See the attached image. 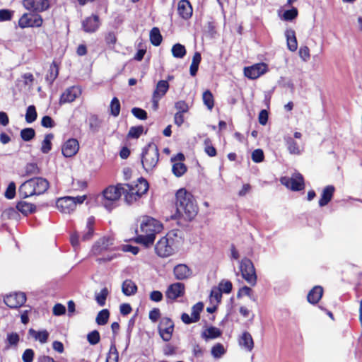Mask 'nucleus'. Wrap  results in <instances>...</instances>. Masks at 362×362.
Wrapping results in <instances>:
<instances>
[{"instance_id":"50","label":"nucleus","mask_w":362,"mask_h":362,"mask_svg":"<svg viewBox=\"0 0 362 362\" xmlns=\"http://www.w3.org/2000/svg\"><path fill=\"white\" fill-rule=\"evenodd\" d=\"M226 353L224 346L221 343H217L211 348V354L214 358H220Z\"/></svg>"},{"instance_id":"24","label":"nucleus","mask_w":362,"mask_h":362,"mask_svg":"<svg viewBox=\"0 0 362 362\" xmlns=\"http://www.w3.org/2000/svg\"><path fill=\"white\" fill-rule=\"evenodd\" d=\"M173 273L176 279L185 280L192 274V269L185 264H180L174 267Z\"/></svg>"},{"instance_id":"19","label":"nucleus","mask_w":362,"mask_h":362,"mask_svg":"<svg viewBox=\"0 0 362 362\" xmlns=\"http://www.w3.org/2000/svg\"><path fill=\"white\" fill-rule=\"evenodd\" d=\"M169 86V83L165 80H160L157 83L156 89L154 90L152 96V101L155 108H157L158 101L168 92Z\"/></svg>"},{"instance_id":"38","label":"nucleus","mask_w":362,"mask_h":362,"mask_svg":"<svg viewBox=\"0 0 362 362\" xmlns=\"http://www.w3.org/2000/svg\"><path fill=\"white\" fill-rule=\"evenodd\" d=\"M29 332L33 337L38 339L41 343H45L49 337V333L47 330L37 332L33 329H30Z\"/></svg>"},{"instance_id":"57","label":"nucleus","mask_w":362,"mask_h":362,"mask_svg":"<svg viewBox=\"0 0 362 362\" xmlns=\"http://www.w3.org/2000/svg\"><path fill=\"white\" fill-rule=\"evenodd\" d=\"M264 159V152L262 149L257 148L252 153V160L255 163H260Z\"/></svg>"},{"instance_id":"4","label":"nucleus","mask_w":362,"mask_h":362,"mask_svg":"<svg viewBox=\"0 0 362 362\" xmlns=\"http://www.w3.org/2000/svg\"><path fill=\"white\" fill-rule=\"evenodd\" d=\"M49 187V182L40 177L31 178L24 182L19 187L18 193L23 198L44 194Z\"/></svg>"},{"instance_id":"34","label":"nucleus","mask_w":362,"mask_h":362,"mask_svg":"<svg viewBox=\"0 0 362 362\" xmlns=\"http://www.w3.org/2000/svg\"><path fill=\"white\" fill-rule=\"evenodd\" d=\"M54 138V134L52 133L47 134L45 136L41 144V151L43 153H48L52 149V140Z\"/></svg>"},{"instance_id":"30","label":"nucleus","mask_w":362,"mask_h":362,"mask_svg":"<svg viewBox=\"0 0 362 362\" xmlns=\"http://www.w3.org/2000/svg\"><path fill=\"white\" fill-rule=\"evenodd\" d=\"M138 290L136 284L131 279H126L122 285V291L127 296H130L136 293Z\"/></svg>"},{"instance_id":"22","label":"nucleus","mask_w":362,"mask_h":362,"mask_svg":"<svg viewBox=\"0 0 362 362\" xmlns=\"http://www.w3.org/2000/svg\"><path fill=\"white\" fill-rule=\"evenodd\" d=\"M238 343L240 347L247 352H251L255 346L253 338L247 331H244L238 337Z\"/></svg>"},{"instance_id":"59","label":"nucleus","mask_w":362,"mask_h":362,"mask_svg":"<svg viewBox=\"0 0 362 362\" xmlns=\"http://www.w3.org/2000/svg\"><path fill=\"white\" fill-rule=\"evenodd\" d=\"M175 107L177 110V112L186 113L189 111L188 104L185 100H179L176 102Z\"/></svg>"},{"instance_id":"3","label":"nucleus","mask_w":362,"mask_h":362,"mask_svg":"<svg viewBox=\"0 0 362 362\" xmlns=\"http://www.w3.org/2000/svg\"><path fill=\"white\" fill-rule=\"evenodd\" d=\"M163 226L158 220L148 216L141 217L139 232L135 238V242L149 247L154 243L156 235L162 231Z\"/></svg>"},{"instance_id":"31","label":"nucleus","mask_w":362,"mask_h":362,"mask_svg":"<svg viewBox=\"0 0 362 362\" xmlns=\"http://www.w3.org/2000/svg\"><path fill=\"white\" fill-rule=\"evenodd\" d=\"M16 209L23 215L28 216L36 211V206L34 204L25 201H20L16 204Z\"/></svg>"},{"instance_id":"35","label":"nucleus","mask_w":362,"mask_h":362,"mask_svg":"<svg viewBox=\"0 0 362 362\" xmlns=\"http://www.w3.org/2000/svg\"><path fill=\"white\" fill-rule=\"evenodd\" d=\"M202 100L206 107L209 110H211L214 107V98L212 93L209 90H206L203 93Z\"/></svg>"},{"instance_id":"48","label":"nucleus","mask_w":362,"mask_h":362,"mask_svg":"<svg viewBox=\"0 0 362 362\" xmlns=\"http://www.w3.org/2000/svg\"><path fill=\"white\" fill-rule=\"evenodd\" d=\"M298 15V11L296 7H292L289 10H286L284 12L282 18L286 21H291L297 18Z\"/></svg>"},{"instance_id":"62","label":"nucleus","mask_w":362,"mask_h":362,"mask_svg":"<svg viewBox=\"0 0 362 362\" xmlns=\"http://www.w3.org/2000/svg\"><path fill=\"white\" fill-rule=\"evenodd\" d=\"M35 356V352L32 349H27L22 355L23 362H33Z\"/></svg>"},{"instance_id":"26","label":"nucleus","mask_w":362,"mask_h":362,"mask_svg":"<svg viewBox=\"0 0 362 362\" xmlns=\"http://www.w3.org/2000/svg\"><path fill=\"white\" fill-rule=\"evenodd\" d=\"M335 192V187L333 185L326 186L322 192L321 197L319 199V206L322 207L329 204L332 200Z\"/></svg>"},{"instance_id":"37","label":"nucleus","mask_w":362,"mask_h":362,"mask_svg":"<svg viewBox=\"0 0 362 362\" xmlns=\"http://www.w3.org/2000/svg\"><path fill=\"white\" fill-rule=\"evenodd\" d=\"M186 165L182 162L175 163L173 165V173L177 177L182 176L187 172Z\"/></svg>"},{"instance_id":"36","label":"nucleus","mask_w":362,"mask_h":362,"mask_svg":"<svg viewBox=\"0 0 362 362\" xmlns=\"http://www.w3.org/2000/svg\"><path fill=\"white\" fill-rule=\"evenodd\" d=\"M171 52L173 56L175 58H183L187 53L185 47L180 43L175 44Z\"/></svg>"},{"instance_id":"23","label":"nucleus","mask_w":362,"mask_h":362,"mask_svg":"<svg viewBox=\"0 0 362 362\" xmlns=\"http://www.w3.org/2000/svg\"><path fill=\"white\" fill-rule=\"evenodd\" d=\"M185 294V285L182 283H175L171 284L165 292L166 297L171 300H175Z\"/></svg>"},{"instance_id":"56","label":"nucleus","mask_w":362,"mask_h":362,"mask_svg":"<svg viewBox=\"0 0 362 362\" xmlns=\"http://www.w3.org/2000/svg\"><path fill=\"white\" fill-rule=\"evenodd\" d=\"M19 340V335L16 332H11L7 334L6 342L9 346H16Z\"/></svg>"},{"instance_id":"10","label":"nucleus","mask_w":362,"mask_h":362,"mask_svg":"<svg viewBox=\"0 0 362 362\" xmlns=\"http://www.w3.org/2000/svg\"><path fill=\"white\" fill-rule=\"evenodd\" d=\"M280 181L283 185L293 192L301 191L305 188L304 177L300 173L293 174L291 177H282Z\"/></svg>"},{"instance_id":"46","label":"nucleus","mask_w":362,"mask_h":362,"mask_svg":"<svg viewBox=\"0 0 362 362\" xmlns=\"http://www.w3.org/2000/svg\"><path fill=\"white\" fill-rule=\"evenodd\" d=\"M144 132V127L140 126H136V127H132L129 129V131L127 134V138L129 139H138Z\"/></svg>"},{"instance_id":"18","label":"nucleus","mask_w":362,"mask_h":362,"mask_svg":"<svg viewBox=\"0 0 362 362\" xmlns=\"http://www.w3.org/2000/svg\"><path fill=\"white\" fill-rule=\"evenodd\" d=\"M204 304L202 302L197 303L192 308V313L191 316H189L187 313H182L181 315L182 321L186 324L189 325L193 322H197L200 319V313L203 310Z\"/></svg>"},{"instance_id":"11","label":"nucleus","mask_w":362,"mask_h":362,"mask_svg":"<svg viewBox=\"0 0 362 362\" xmlns=\"http://www.w3.org/2000/svg\"><path fill=\"white\" fill-rule=\"evenodd\" d=\"M21 28H39L43 24V18L39 13H25L19 18L18 22Z\"/></svg>"},{"instance_id":"20","label":"nucleus","mask_w":362,"mask_h":362,"mask_svg":"<svg viewBox=\"0 0 362 362\" xmlns=\"http://www.w3.org/2000/svg\"><path fill=\"white\" fill-rule=\"evenodd\" d=\"M81 93V89L77 86H71L67 88L61 95L59 103L64 105L65 103L74 102Z\"/></svg>"},{"instance_id":"1","label":"nucleus","mask_w":362,"mask_h":362,"mask_svg":"<svg viewBox=\"0 0 362 362\" xmlns=\"http://www.w3.org/2000/svg\"><path fill=\"white\" fill-rule=\"evenodd\" d=\"M149 188L148 181L140 177L134 185L128 183H118L116 185H110L103 191L104 206L111 210L115 206V203L119 200L122 195L124 202L131 205L139 201L145 194Z\"/></svg>"},{"instance_id":"58","label":"nucleus","mask_w":362,"mask_h":362,"mask_svg":"<svg viewBox=\"0 0 362 362\" xmlns=\"http://www.w3.org/2000/svg\"><path fill=\"white\" fill-rule=\"evenodd\" d=\"M90 128L93 131H97L100 125V120L95 115H91L89 118Z\"/></svg>"},{"instance_id":"39","label":"nucleus","mask_w":362,"mask_h":362,"mask_svg":"<svg viewBox=\"0 0 362 362\" xmlns=\"http://www.w3.org/2000/svg\"><path fill=\"white\" fill-rule=\"evenodd\" d=\"M204 152L209 157H215L217 155L216 148L213 146L212 141L209 138H206L204 141Z\"/></svg>"},{"instance_id":"9","label":"nucleus","mask_w":362,"mask_h":362,"mask_svg":"<svg viewBox=\"0 0 362 362\" xmlns=\"http://www.w3.org/2000/svg\"><path fill=\"white\" fill-rule=\"evenodd\" d=\"M240 272L243 278L251 286L257 283V275L252 262L248 258H243L240 262Z\"/></svg>"},{"instance_id":"29","label":"nucleus","mask_w":362,"mask_h":362,"mask_svg":"<svg viewBox=\"0 0 362 362\" xmlns=\"http://www.w3.org/2000/svg\"><path fill=\"white\" fill-rule=\"evenodd\" d=\"M288 49L291 52H295L298 49V42L296 33L293 30H287L285 33Z\"/></svg>"},{"instance_id":"51","label":"nucleus","mask_w":362,"mask_h":362,"mask_svg":"<svg viewBox=\"0 0 362 362\" xmlns=\"http://www.w3.org/2000/svg\"><path fill=\"white\" fill-rule=\"evenodd\" d=\"M218 288L224 293H230L233 288L231 281L223 279L220 281Z\"/></svg>"},{"instance_id":"13","label":"nucleus","mask_w":362,"mask_h":362,"mask_svg":"<svg viewBox=\"0 0 362 362\" xmlns=\"http://www.w3.org/2000/svg\"><path fill=\"white\" fill-rule=\"evenodd\" d=\"M23 6L33 13H38L48 10L50 7L49 0H23Z\"/></svg>"},{"instance_id":"28","label":"nucleus","mask_w":362,"mask_h":362,"mask_svg":"<svg viewBox=\"0 0 362 362\" xmlns=\"http://www.w3.org/2000/svg\"><path fill=\"white\" fill-rule=\"evenodd\" d=\"M323 295V288L320 286H314L307 296L308 301L311 304H317Z\"/></svg>"},{"instance_id":"64","label":"nucleus","mask_w":362,"mask_h":362,"mask_svg":"<svg viewBox=\"0 0 362 362\" xmlns=\"http://www.w3.org/2000/svg\"><path fill=\"white\" fill-rule=\"evenodd\" d=\"M23 83L25 86H32L33 85L35 78L31 73H25L22 75Z\"/></svg>"},{"instance_id":"42","label":"nucleus","mask_w":362,"mask_h":362,"mask_svg":"<svg viewBox=\"0 0 362 362\" xmlns=\"http://www.w3.org/2000/svg\"><path fill=\"white\" fill-rule=\"evenodd\" d=\"M286 146L288 151L291 154L298 155L300 153L298 143L292 138L286 139Z\"/></svg>"},{"instance_id":"21","label":"nucleus","mask_w":362,"mask_h":362,"mask_svg":"<svg viewBox=\"0 0 362 362\" xmlns=\"http://www.w3.org/2000/svg\"><path fill=\"white\" fill-rule=\"evenodd\" d=\"M79 149V144L76 139H68L62 146V152L64 156L70 158L75 156Z\"/></svg>"},{"instance_id":"12","label":"nucleus","mask_w":362,"mask_h":362,"mask_svg":"<svg viewBox=\"0 0 362 362\" xmlns=\"http://www.w3.org/2000/svg\"><path fill=\"white\" fill-rule=\"evenodd\" d=\"M174 322L168 317H162L158 325V333L165 341H169L173 337L174 332Z\"/></svg>"},{"instance_id":"17","label":"nucleus","mask_w":362,"mask_h":362,"mask_svg":"<svg viewBox=\"0 0 362 362\" xmlns=\"http://www.w3.org/2000/svg\"><path fill=\"white\" fill-rule=\"evenodd\" d=\"M114 239L110 237H103L98 239L92 247V252L95 255H99L105 251L112 250Z\"/></svg>"},{"instance_id":"25","label":"nucleus","mask_w":362,"mask_h":362,"mask_svg":"<svg viewBox=\"0 0 362 362\" xmlns=\"http://www.w3.org/2000/svg\"><path fill=\"white\" fill-rule=\"evenodd\" d=\"M177 11L182 18H189L193 11L190 2L188 0H180L178 2Z\"/></svg>"},{"instance_id":"14","label":"nucleus","mask_w":362,"mask_h":362,"mask_svg":"<svg viewBox=\"0 0 362 362\" xmlns=\"http://www.w3.org/2000/svg\"><path fill=\"white\" fill-rule=\"evenodd\" d=\"M268 71L267 64L262 62L244 68L245 76L250 79H257Z\"/></svg>"},{"instance_id":"40","label":"nucleus","mask_w":362,"mask_h":362,"mask_svg":"<svg viewBox=\"0 0 362 362\" xmlns=\"http://www.w3.org/2000/svg\"><path fill=\"white\" fill-rule=\"evenodd\" d=\"M21 137L24 141H30L35 136V131L33 128L27 127L21 131Z\"/></svg>"},{"instance_id":"45","label":"nucleus","mask_w":362,"mask_h":362,"mask_svg":"<svg viewBox=\"0 0 362 362\" xmlns=\"http://www.w3.org/2000/svg\"><path fill=\"white\" fill-rule=\"evenodd\" d=\"M119 354L117 350L115 344H112L110 346L109 353L106 358V362H118Z\"/></svg>"},{"instance_id":"5","label":"nucleus","mask_w":362,"mask_h":362,"mask_svg":"<svg viewBox=\"0 0 362 362\" xmlns=\"http://www.w3.org/2000/svg\"><path fill=\"white\" fill-rule=\"evenodd\" d=\"M177 238V231L175 230H170L156 243V254L160 257H168L174 254L176 244L178 242Z\"/></svg>"},{"instance_id":"60","label":"nucleus","mask_w":362,"mask_h":362,"mask_svg":"<svg viewBox=\"0 0 362 362\" xmlns=\"http://www.w3.org/2000/svg\"><path fill=\"white\" fill-rule=\"evenodd\" d=\"M299 56L303 62H308L310 58V49L308 46H302L299 49Z\"/></svg>"},{"instance_id":"7","label":"nucleus","mask_w":362,"mask_h":362,"mask_svg":"<svg viewBox=\"0 0 362 362\" xmlns=\"http://www.w3.org/2000/svg\"><path fill=\"white\" fill-rule=\"evenodd\" d=\"M95 218L94 216H90L87 218L86 223L80 233L74 231L70 235V243L74 247L79 246L80 240L86 242L92 240L95 234Z\"/></svg>"},{"instance_id":"41","label":"nucleus","mask_w":362,"mask_h":362,"mask_svg":"<svg viewBox=\"0 0 362 362\" xmlns=\"http://www.w3.org/2000/svg\"><path fill=\"white\" fill-rule=\"evenodd\" d=\"M121 105L119 99L114 97L110 105V114L114 117H117L119 115Z\"/></svg>"},{"instance_id":"49","label":"nucleus","mask_w":362,"mask_h":362,"mask_svg":"<svg viewBox=\"0 0 362 362\" xmlns=\"http://www.w3.org/2000/svg\"><path fill=\"white\" fill-rule=\"evenodd\" d=\"M40 173V168L35 163H28L25 167V175L28 176L37 175Z\"/></svg>"},{"instance_id":"55","label":"nucleus","mask_w":362,"mask_h":362,"mask_svg":"<svg viewBox=\"0 0 362 362\" xmlns=\"http://www.w3.org/2000/svg\"><path fill=\"white\" fill-rule=\"evenodd\" d=\"M252 290L250 287L244 286L238 290L237 293V298H240L243 296H247L252 298L253 300H255V298L252 296Z\"/></svg>"},{"instance_id":"27","label":"nucleus","mask_w":362,"mask_h":362,"mask_svg":"<svg viewBox=\"0 0 362 362\" xmlns=\"http://www.w3.org/2000/svg\"><path fill=\"white\" fill-rule=\"evenodd\" d=\"M59 66L56 61H53L49 65V70L45 76L46 82L51 86L59 76Z\"/></svg>"},{"instance_id":"15","label":"nucleus","mask_w":362,"mask_h":362,"mask_svg":"<svg viewBox=\"0 0 362 362\" xmlns=\"http://www.w3.org/2000/svg\"><path fill=\"white\" fill-rule=\"evenodd\" d=\"M101 22L98 15L92 14L85 18L81 22L83 30L86 33H95L100 27Z\"/></svg>"},{"instance_id":"8","label":"nucleus","mask_w":362,"mask_h":362,"mask_svg":"<svg viewBox=\"0 0 362 362\" xmlns=\"http://www.w3.org/2000/svg\"><path fill=\"white\" fill-rule=\"evenodd\" d=\"M86 199V195L61 197L57 199L56 206L62 213L70 214L76 209L78 204H82Z\"/></svg>"},{"instance_id":"54","label":"nucleus","mask_w":362,"mask_h":362,"mask_svg":"<svg viewBox=\"0 0 362 362\" xmlns=\"http://www.w3.org/2000/svg\"><path fill=\"white\" fill-rule=\"evenodd\" d=\"M132 113L135 117L141 120H145L148 117L146 111L139 107H133Z\"/></svg>"},{"instance_id":"53","label":"nucleus","mask_w":362,"mask_h":362,"mask_svg":"<svg viewBox=\"0 0 362 362\" xmlns=\"http://www.w3.org/2000/svg\"><path fill=\"white\" fill-rule=\"evenodd\" d=\"M222 293H223L218 287H214L210 293L211 301L215 300L217 303H219L221 301Z\"/></svg>"},{"instance_id":"32","label":"nucleus","mask_w":362,"mask_h":362,"mask_svg":"<svg viewBox=\"0 0 362 362\" xmlns=\"http://www.w3.org/2000/svg\"><path fill=\"white\" fill-rule=\"evenodd\" d=\"M222 332L220 329L211 326L202 333V337L205 340L218 338L221 336Z\"/></svg>"},{"instance_id":"61","label":"nucleus","mask_w":362,"mask_h":362,"mask_svg":"<svg viewBox=\"0 0 362 362\" xmlns=\"http://www.w3.org/2000/svg\"><path fill=\"white\" fill-rule=\"evenodd\" d=\"M5 197L8 199H13L16 195V184L13 182L9 183L4 193Z\"/></svg>"},{"instance_id":"43","label":"nucleus","mask_w":362,"mask_h":362,"mask_svg":"<svg viewBox=\"0 0 362 362\" xmlns=\"http://www.w3.org/2000/svg\"><path fill=\"white\" fill-rule=\"evenodd\" d=\"M110 317V312L107 309L100 310L96 317V322L99 325H104L107 323Z\"/></svg>"},{"instance_id":"16","label":"nucleus","mask_w":362,"mask_h":362,"mask_svg":"<svg viewBox=\"0 0 362 362\" xmlns=\"http://www.w3.org/2000/svg\"><path fill=\"white\" fill-rule=\"evenodd\" d=\"M4 302L10 308H18L26 302V296L23 292L11 293L4 297Z\"/></svg>"},{"instance_id":"2","label":"nucleus","mask_w":362,"mask_h":362,"mask_svg":"<svg viewBox=\"0 0 362 362\" xmlns=\"http://www.w3.org/2000/svg\"><path fill=\"white\" fill-rule=\"evenodd\" d=\"M175 218H182L187 221H192L199 210L194 196L184 188L180 189L175 194Z\"/></svg>"},{"instance_id":"44","label":"nucleus","mask_w":362,"mask_h":362,"mask_svg":"<svg viewBox=\"0 0 362 362\" xmlns=\"http://www.w3.org/2000/svg\"><path fill=\"white\" fill-rule=\"evenodd\" d=\"M37 113L36 108L34 105H30L28 107L25 113V121L28 123H33L37 119Z\"/></svg>"},{"instance_id":"6","label":"nucleus","mask_w":362,"mask_h":362,"mask_svg":"<svg viewBox=\"0 0 362 362\" xmlns=\"http://www.w3.org/2000/svg\"><path fill=\"white\" fill-rule=\"evenodd\" d=\"M159 150L154 142H149L141 151V160L144 169L146 172L152 171L159 160Z\"/></svg>"},{"instance_id":"63","label":"nucleus","mask_w":362,"mask_h":362,"mask_svg":"<svg viewBox=\"0 0 362 362\" xmlns=\"http://www.w3.org/2000/svg\"><path fill=\"white\" fill-rule=\"evenodd\" d=\"M192 355L196 358H201L204 355V349L197 343L192 344Z\"/></svg>"},{"instance_id":"52","label":"nucleus","mask_w":362,"mask_h":362,"mask_svg":"<svg viewBox=\"0 0 362 362\" xmlns=\"http://www.w3.org/2000/svg\"><path fill=\"white\" fill-rule=\"evenodd\" d=\"M87 340L91 345L97 344L100 340V333L97 330H93L88 334Z\"/></svg>"},{"instance_id":"33","label":"nucleus","mask_w":362,"mask_h":362,"mask_svg":"<svg viewBox=\"0 0 362 362\" xmlns=\"http://www.w3.org/2000/svg\"><path fill=\"white\" fill-rule=\"evenodd\" d=\"M162 40L163 37L159 29L156 27L153 28L150 32V41L151 44L154 46H159Z\"/></svg>"},{"instance_id":"47","label":"nucleus","mask_w":362,"mask_h":362,"mask_svg":"<svg viewBox=\"0 0 362 362\" xmlns=\"http://www.w3.org/2000/svg\"><path fill=\"white\" fill-rule=\"evenodd\" d=\"M109 295L108 289L105 287L101 289L99 293L95 294V300L98 303L99 305L103 306L105 304L107 297Z\"/></svg>"}]
</instances>
